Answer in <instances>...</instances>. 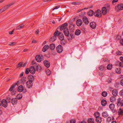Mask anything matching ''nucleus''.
<instances>
[{
	"instance_id": "f257e3e1",
	"label": "nucleus",
	"mask_w": 123,
	"mask_h": 123,
	"mask_svg": "<svg viewBox=\"0 0 123 123\" xmlns=\"http://www.w3.org/2000/svg\"><path fill=\"white\" fill-rule=\"evenodd\" d=\"M58 29V28H57L55 31L54 33L53 34V36L51 37L49 39V41L50 42H52L55 40L56 39V36H57V34L58 32H59V31L57 30Z\"/></svg>"
},
{
	"instance_id": "f03ea898",
	"label": "nucleus",
	"mask_w": 123,
	"mask_h": 123,
	"mask_svg": "<svg viewBox=\"0 0 123 123\" xmlns=\"http://www.w3.org/2000/svg\"><path fill=\"white\" fill-rule=\"evenodd\" d=\"M14 4V2L8 4L1 8V10H2V11H3V12L5 10L8 9L10 7L13 5Z\"/></svg>"
},
{
	"instance_id": "7ed1b4c3",
	"label": "nucleus",
	"mask_w": 123,
	"mask_h": 123,
	"mask_svg": "<svg viewBox=\"0 0 123 123\" xmlns=\"http://www.w3.org/2000/svg\"><path fill=\"white\" fill-rule=\"evenodd\" d=\"M123 105V99L119 98L117 99V106H122Z\"/></svg>"
},
{
	"instance_id": "20e7f679",
	"label": "nucleus",
	"mask_w": 123,
	"mask_h": 123,
	"mask_svg": "<svg viewBox=\"0 0 123 123\" xmlns=\"http://www.w3.org/2000/svg\"><path fill=\"white\" fill-rule=\"evenodd\" d=\"M68 24L67 23H65L62 25L60 27V30L61 31L63 30H64L65 29H67L68 28L67 27L68 26Z\"/></svg>"
},
{
	"instance_id": "39448f33",
	"label": "nucleus",
	"mask_w": 123,
	"mask_h": 123,
	"mask_svg": "<svg viewBox=\"0 0 123 123\" xmlns=\"http://www.w3.org/2000/svg\"><path fill=\"white\" fill-rule=\"evenodd\" d=\"M101 12V10H100L98 9L94 13V14L95 16L96 17H98L100 15V17L102 15Z\"/></svg>"
},
{
	"instance_id": "423d86ee",
	"label": "nucleus",
	"mask_w": 123,
	"mask_h": 123,
	"mask_svg": "<svg viewBox=\"0 0 123 123\" xmlns=\"http://www.w3.org/2000/svg\"><path fill=\"white\" fill-rule=\"evenodd\" d=\"M43 56L42 55L40 56L39 55H37L35 57L36 59V61L38 62H40L42 60Z\"/></svg>"
},
{
	"instance_id": "0eeeda50",
	"label": "nucleus",
	"mask_w": 123,
	"mask_h": 123,
	"mask_svg": "<svg viewBox=\"0 0 123 123\" xmlns=\"http://www.w3.org/2000/svg\"><path fill=\"white\" fill-rule=\"evenodd\" d=\"M56 49L58 52L60 53L63 51V48L62 45H59L56 47Z\"/></svg>"
},
{
	"instance_id": "6e6552de",
	"label": "nucleus",
	"mask_w": 123,
	"mask_h": 123,
	"mask_svg": "<svg viewBox=\"0 0 123 123\" xmlns=\"http://www.w3.org/2000/svg\"><path fill=\"white\" fill-rule=\"evenodd\" d=\"M57 34L59 39L61 40H63L64 39V36L63 33L59 31Z\"/></svg>"
},
{
	"instance_id": "1a4fd4ad",
	"label": "nucleus",
	"mask_w": 123,
	"mask_h": 123,
	"mask_svg": "<svg viewBox=\"0 0 123 123\" xmlns=\"http://www.w3.org/2000/svg\"><path fill=\"white\" fill-rule=\"evenodd\" d=\"M5 108H6L7 106L6 100L5 99H3L1 100V105Z\"/></svg>"
},
{
	"instance_id": "9d476101",
	"label": "nucleus",
	"mask_w": 123,
	"mask_h": 123,
	"mask_svg": "<svg viewBox=\"0 0 123 123\" xmlns=\"http://www.w3.org/2000/svg\"><path fill=\"white\" fill-rule=\"evenodd\" d=\"M82 20L83 22L86 25L88 24L89 23V21L87 17L84 16L82 18Z\"/></svg>"
},
{
	"instance_id": "9b49d317",
	"label": "nucleus",
	"mask_w": 123,
	"mask_h": 123,
	"mask_svg": "<svg viewBox=\"0 0 123 123\" xmlns=\"http://www.w3.org/2000/svg\"><path fill=\"white\" fill-rule=\"evenodd\" d=\"M19 81H18L16 83H15L13 84L12 85L11 88H10L9 90V91L10 92L15 87L16 85L17 86H18L19 84Z\"/></svg>"
},
{
	"instance_id": "f8f14e48",
	"label": "nucleus",
	"mask_w": 123,
	"mask_h": 123,
	"mask_svg": "<svg viewBox=\"0 0 123 123\" xmlns=\"http://www.w3.org/2000/svg\"><path fill=\"white\" fill-rule=\"evenodd\" d=\"M35 69L33 67H31L29 68V71L32 74H34L35 72Z\"/></svg>"
},
{
	"instance_id": "ddd939ff",
	"label": "nucleus",
	"mask_w": 123,
	"mask_h": 123,
	"mask_svg": "<svg viewBox=\"0 0 123 123\" xmlns=\"http://www.w3.org/2000/svg\"><path fill=\"white\" fill-rule=\"evenodd\" d=\"M96 117V121L97 123H101L102 121V118L99 116H97Z\"/></svg>"
},
{
	"instance_id": "4468645a",
	"label": "nucleus",
	"mask_w": 123,
	"mask_h": 123,
	"mask_svg": "<svg viewBox=\"0 0 123 123\" xmlns=\"http://www.w3.org/2000/svg\"><path fill=\"white\" fill-rule=\"evenodd\" d=\"M43 63L44 65L47 68H48L50 66V63L47 60H44L43 61Z\"/></svg>"
},
{
	"instance_id": "2eb2a0df",
	"label": "nucleus",
	"mask_w": 123,
	"mask_h": 123,
	"mask_svg": "<svg viewBox=\"0 0 123 123\" xmlns=\"http://www.w3.org/2000/svg\"><path fill=\"white\" fill-rule=\"evenodd\" d=\"M109 108L113 112H115V110H114L115 107V105L113 104H111L109 105Z\"/></svg>"
},
{
	"instance_id": "dca6fc26",
	"label": "nucleus",
	"mask_w": 123,
	"mask_h": 123,
	"mask_svg": "<svg viewBox=\"0 0 123 123\" xmlns=\"http://www.w3.org/2000/svg\"><path fill=\"white\" fill-rule=\"evenodd\" d=\"M33 82H30L29 81H28L26 83L27 87L28 88H30L32 85Z\"/></svg>"
},
{
	"instance_id": "f3484780",
	"label": "nucleus",
	"mask_w": 123,
	"mask_h": 123,
	"mask_svg": "<svg viewBox=\"0 0 123 123\" xmlns=\"http://www.w3.org/2000/svg\"><path fill=\"white\" fill-rule=\"evenodd\" d=\"M90 26L93 29H95L96 27V23L94 22H91L90 23Z\"/></svg>"
},
{
	"instance_id": "a211bd4d",
	"label": "nucleus",
	"mask_w": 123,
	"mask_h": 123,
	"mask_svg": "<svg viewBox=\"0 0 123 123\" xmlns=\"http://www.w3.org/2000/svg\"><path fill=\"white\" fill-rule=\"evenodd\" d=\"M82 23V21L81 19H78L76 21V24L78 26H80Z\"/></svg>"
},
{
	"instance_id": "6ab92c4d",
	"label": "nucleus",
	"mask_w": 123,
	"mask_h": 123,
	"mask_svg": "<svg viewBox=\"0 0 123 123\" xmlns=\"http://www.w3.org/2000/svg\"><path fill=\"white\" fill-rule=\"evenodd\" d=\"M117 7L118 9L120 10H122L123 9V4L121 3L119 4L117 6Z\"/></svg>"
},
{
	"instance_id": "aec40b11",
	"label": "nucleus",
	"mask_w": 123,
	"mask_h": 123,
	"mask_svg": "<svg viewBox=\"0 0 123 123\" xmlns=\"http://www.w3.org/2000/svg\"><path fill=\"white\" fill-rule=\"evenodd\" d=\"M64 33L65 36L68 37L69 36V31L68 28L66 29L63 31Z\"/></svg>"
},
{
	"instance_id": "412c9836",
	"label": "nucleus",
	"mask_w": 123,
	"mask_h": 123,
	"mask_svg": "<svg viewBox=\"0 0 123 123\" xmlns=\"http://www.w3.org/2000/svg\"><path fill=\"white\" fill-rule=\"evenodd\" d=\"M28 81L33 82L34 79V77L32 75H30L28 76Z\"/></svg>"
},
{
	"instance_id": "4be33fe9",
	"label": "nucleus",
	"mask_w": 123,
	"mask_h": 123,
	"mask_svg": "<svg viewBox=\"0 0 123 123\" xmlns=\"http://www.w3.org/2000/svg\"><path fill=\"white\" fill-rule=\"evenodd\" d=\"M102 115L103 117L106 118L108 116L109 114L107 112L104 111L102 113Z\"/></svg>"
},
{
	"instance_id": "5701e85b",
	"label": "nucleus",
	"mask_w": 123,
	"mask_h": 123,
	"mask_svg": "<svg viewBox=\"0 0 123 123\" xmlns=\"http://www.w3.org/2000/svg\"><path fill=\"white\" fill-rule=\"evenodd\" d=\"M17 99L16 98H13L12 99L11 103L12 105H14L17 103Z\"/></svg>"
},
{
	"instance_id": "b1692460",
	"label": "nucleus",
	"mask_w": 123,
	"mask_h": 123,
	"mask_svg": "<svg viewBox=\"0 0 123 123\" xmlns=\"http://www.w3.org/2000/svg\"><path fill=\"white\" fill-rule=\"evenodd\" d=\"M101 10L103 15H105L106 13L107 12V9L105 7H104L102 8Z\"/></svg>"
},
{
	"instance_id": "393cba45",
	"label": "nucleus",
	"mask_w": 123,
	"mask_h": 123,
	"mask_svg": "<svg viewBox=\"0 0 123 123\" xmlns=\"http://www.w3.org/2000/svg\"><path fill=\"white\" fill-rule=\"evenodd\" d=\"M24 90V87L23 86L20 85L19 86L18 88V91L19 92H21Z\"/></svg>"
},
{
	"instance_id": "a878e982",
	"label": "nucleus",
	"mask_w": 123,
	"mask_h": 123,
	"mask_svg": "<svg viewBox=\"0 0 123 123\" xmlns=\"http://www.w3.org/2000/svg\"><path fill=\"white\" fill-rule=\"evenodd\" d=\"M49 48L51 50H54L55 48V45L53 43H52L49 45Z\"/></svg>"
},
{
	"instance_id": "bb28decb",
	"label": "nucleus",
	"mask_w": 123,
	"mask_h": 123,
	"mask_svg": "<svg viewBox=\"0 0 123 123\" xmlns=\"http://www.w3.org/2000/svg\"><path fill=\"white\" fill-rule=\"evenodd\" d=\"M101 105L103 106H105L107 103V101L104 99H103L101 101Z\"/></svg>"
},
{
	"instance_id": "cd10ccee",
	"label": "nucleus",
	"mask_w": 123,
	"mask_h": 123,
	"mask_svg": "<svg viewBox=\"0 0 123 123\" xmlns=\"http://www.w3.org/2000/svg\"><path fill=\"white\" fill-rule=\"evenodd\" d=\"M49 48V46L48 45H44L43 49V51L44 52H45Z\"/></svg>"
},
{
	"instance_id": "c85d7f7f",
	"label": "nucleus",
	"mask_w": 123,
	"mask_h": 123,
	"mask_svg": "<svg viewBox=\"0 0 123 123\" xmlns=\"http://www.w3.org/2000/svg\"><path fill=\"white\" fill-rule=\"evenodd\" d=\"M88 123H94V120L92 118H89L87 120Z\"/></svg>"
},
{
	"instance_id": "c756f323",
	"label": "nucleus",
	"mask_w": 123,
	"mask_h": 123,
	"mask_svg": "<svg viewBox=\"0 0 123 123\" xmlns=\"http://www.w3.org/2000/svg\"><path fill=\"white\" fill-rule=\"evenodd\" d=\"M109 60L107 58L104 59L102 61V62L105 64H107L109 63Z\"/></svg>"
},
{
	"instance_id": "7c9ffc66",
	"label": "nucleus",
	"mask_w": 123,
	"mask_h": 123,
	"mask_svg": "<svg viewBox=\"0 0 123 123\" xmlns=\"http://www.w3.org/2000/svg\"><path fill=\"white\" fill-rule=\"evenodd\" d=\"M24 25L23 24H22L20 25L19 26L16 27V30H18L24 27Z\"/></svg>"
},
{
	"instance_id": "2f4dec72",
	"label": "nucleus",
	"mask_w": 123,
	"mask_h": 123,
	"mask_svg": "<svg viewBox=\"0 0 123 123\" xmlns=\"http://www.w3.org/2000/svg\"><path fill=\"white\" fill-rule=\"evenodd\" d=\"M81 32V31L80 30L77 29L75 31V34L76 35L78 36L80 34Z\"/></svg>"
},
{
	"instance_id": "473e14b6",
	"label": "nucleus",
	"mask_w": 123,
	"mask_h": 123,
	"mask_svg": "<svg viewBox=\"0 0 123 123\" xmlns=\"http://www.w3.org/2000/svg\"><path fill=\"white\" fill-rule=\"evenodd\" d=\"M94 12L92 10H91L88 12V15L90 16H92L94 14Z\"/></svg>"
},
{
	"instance_id": "72a5a7b5",
	"label": "nucleus",
	"mask_w": 123,
	"mask_h": 123,
	"mask_svg": "<svg viewBox=\"0 0 123 123\" xmlns=\"http://www.w3.org/2000/svg\"><path fill=\"white\" fill-rule=\"evenodd\" d=\"M26 80V78L25 77H23L22 78L21 80V83H25Z\"/></svg>"
},
{
	"instance_id": "f704fd0d",
	"label": "nucleus",
	"mask_w": 123,
	"mask_h": 123,
	"mask_svg": "<svg viewBox=\"0 0 123 123\" xmlns=\"http://www.w3.org/2000/svg\"><path fill=\"white\" fill-rule=\"evenodd\" d=\"M22 96V93H19L18 94L17 96L16 97L18 99H21Z\"/></svg>"
},
{
	"instance_id": "c9c22d12",
	"label": "nucleus",
	"mask_w": 123,
	"mask_h": 123,
	"mask_svg": "<svg viewBox=\"0 0 123 123\" xmlns=\"http://www.w3.org/2000/svg\"><path fill=\"white\" fill-rule=\"evenodd\" d=\"M112 64H109L107 66V68L108 70H111L112 68Z\"/></svg>"
},
{
	"instance_id": "e433bc0d",
	"label": "nucleus",
	"mask_w": 123,
	"mask_h": 123,
	"mask_svg": "<svg viewBox=\"0 0 123 123\" xmlns=\"http://www.w3.org/2000/svg\"><path fill=\"white\" fill-rule=\"evenodd\" d=\"M115 100V98L113 96L111 97L110 99V100L111 102H114Z\"/></svg>"
},
{
	"instance_id": "4c0bfd02",
	"label": "nucleus",
	"mask_w": 123,
	"mask_h": 123,
	"mask_svg": "<svg viewBox=\"0 0 123 123\" xmlns=\"http://www.w3.org/2000/svg\"><path fill=\"white\" fill-rule=\"evenodd\" d=\"M36 69L37 71H40L41 70V67L40 65H37L36 67Z\"/></svg>"
},
{
	"instance_id": "58836bf2",
	"label": "nucleus",
	"mask_w": 123,
	"mask_h": 123,
	"mask_svg": "<svg viewBox=\"0 0 123 123\" xmlns=\"http://www.w3.org/2000/svg\"><path fill=\"white\" fill-rule=\"evenodd\" d=\"M22 62H20L17 66V68H18L19 67H22Z\"/></svg>"
},
{
	"instance_id": "ea45409f",
	"label": "nucleus",
	"mask_w": 123,
	"mask_h": 123,
	"mask_svg": "<svg viewBox=\"0 0 123 123\" xmlns=\"http://www.w3.org/2000/svg\"><path fill=\"white\" fill-rule=\"evenodd\" d=\"M94 115L95 117H96L97 116H100V113L98 112H95L94 113Z\"/></svg>"
},
{
	"instance_id": "a19ab883",
	"label": "nucleus",
	"mask_w": 123,
	"mask_h": 123,
	"mask_svg": "<svg viewBox=\"0 0 123 123\" xmlns=\"http://www.w3.org/2000/svg\"><path fill=\"white\" fill-rule=\"evenodd\" d=\"M110 91H112V92H117V90L115 89H113V88H110Z\"/></svg>"
},
{
	"instance_id": "79ce46f5",
	"label": "nucleus",
	"mask_w": 123,
	"mask_h": 123,
	"mask_svg": "<svg viewBox=\"0 0 123 123\" xmlns=\"http://www.w3.org/2000/svg\"><path fill=\"white\" fill-rule=\"evenodd\" d=\"M121 37L119 35H116L115 37V39L117 40L120 39L121 38Z\"/></svg>"
},
{
	"instance_id": "37998d69",
	"label": "nucleus",
	"mask_w": 123,
	"mask_h": 123,
	"mask_svg": "<svg viewBox=\"0 0 123 123\" xmlns=\"http://www.w3.org/2000/svg\"><path fill=\"white\" fill-rule=\"evenodd\" d=\"M99 68L101 71H103L104 69V67L102 66H100L99 67Z\"/></svg>"
},
{
	"instance_id": "c03bdc74",
	"label": "nucleus",
	"mask_w": 123,
	"mask_h": 123,
	"mask_svg": "<svg viewBox=\"0 0 123 123\" xmlns=\"http://www.w3.org/2000/svg\"><path fill=\"white\" fill-rule=\"evenodd\" d=\"M102 95L104 97H106L107 95V93H102Z\"/></svg>"
},
{
	"instance_id": "a18cd8bd",
	"label": "nucleus",
	"mask_w": 123,
	"mask_h": 123,
	"mask_svg": "<svg viewBox=\"0 0 123 123\" xmlns=\"http://www.w3.org/2000/svg\"><path fill=\"white\" fill-rule=\"evenodd\" d=\"M119 115H123V110H122L121 109L119 111Z\"/></svg>"
},
{
	"instance_id": "49530a36",
	"label": "nucleus",
	"mask_w": 123,
	"mask_h": 123,
	"mask_svg": "<svg viewBox=\"0 0 123 123\" xmlns=\"http://www.w3.org/2000/svg\"><path fill=\"white\" fill-rule=\"evenodd\" d=\"M111 119V118L110 117H109L107 118L106 121L108 122H109L110 121Z\"/></svg>"
},
{
	"instance_id": "de8ad7c7",
	"label": "nucleus",
	"mask_w": 123,
	"mask_h": 123,
	"mask_svg": "<svg viewBox=\"0 0 123 123\" xmlns=\"http://www.w3.org/2000/svg\"><path fill=\"white\" fill-rule=\"evenodd\" d=\"M16 44V43L15 42H13L10 43L9 44V45L10 46H13Z\"/></svg>"
},
{
	"instance_id": "09e8293b",
	"label": "nucleus",
	"mask_w": 123,
	"mask_h": 123,
	"mask_svg": "<svg viewBox=\"0 0 123 123\" xmlns=\"http://www.w3.org/2000/svg\"><path fill=\"white\" fill-rule=\"evenodd\" d=\"M70 35L71 36V38H74V35L73 33L72 32L71 33L70 32Z\"/></svg>"
},
{
	"instance_id": "8fccbe9b",
	"label": "nucleus",
	"mask_w": 123,
	"mask_h": 123,
	"mask_svg": "<svg viewBox=\"0 0 123 123\" xmlns=\"http://www.w3.org/2000/svg\"><path fill=\"white\" fill-rule=\"evenodd\" d=\"M7 100L8 101V103L10 102L11 101L12 99L10 97H7Z\"/></svg>"
},
{
	"instance_id": "3c124183",
	"label": "nucleus",
	"mask_w": 123,
	"mask_h": 123,
	"mask_svg": "<svg viewBox=\"0 0 123 123\" xmlns=\"http://www.w3.org/2000/svg\"><path fill=\"white\" fill-rule=\"evenodd\" d=\"M72 4L74 5H77L79 4V3L78 2H73L72 3Z\"/></svg>"
},
{
	"instance_id": "603ef678",
	"label": "nucleus",
	"mask_w": 123,
	"mask_h": 123,
	"mask_svg": "<svg viewBox=\"0 0 123 123\" xmlns=\"http://www.w3.org/2000/svg\"><path fill=\"white\" fill-rule=\"evenodd\" d=\"M46 72L47 75H49L51 73V71L49 70H47Z\"/></svg>"
},
{
	"instance_id": "864d4df0",
	"label": "nucleus",
	"mask_w": 123,
	"mask_h": 123,
	"mask_svg": "<svg viewBox=\"0 0 123 123\" xmlns=\"http://www.w3.org/2000/svg\"><path fill=\"white\" fill-rule=\"evenodd\" d=\"M29 69L28 68H26L25 71V74H28L29 73Z\"/></svg>"
},
{
	"instance_id": "5fc2aeb1",
	"label": "nucleus",
	"mask_w": 123,
	"mask_h": 123,
	"mask_svg": "<svg viewBox=\"0 0 123 123\" xmlns=\"http://www.w3.org/2000/svg\"><path fill=\"white\" fill-rule=\"evenodd\" d=\"M76 121L74 120H72L70 121V123H75Z\"/></svg>"
},
{
	"instance_id": "6e6d98bb",
	"label": "nucleus",
	"mask_w": 123,
	"mask_h": 123,
	"mask_svg": "<svg viewBox=\"0 0 123 123\" xmlns=\"http://www.w3.org/2000/svg\"><path fill=\"white\" fill-rule=\"evenodd\" d=\"M113 95L115 97L117 95V93H112Z\"/></svg>"
},
{
	"instance_id": "4d7b16f0",
	"label": "nucleus",
	"mask_w": 123,
	"mask_h": 123,
	"mask_svg": "<svg viewBox=\"0 0 123 123\" xmlns=\"http://www.w3.org/2000/svg\"><path fill=\"white\" fill-rule=\"evenodd\" d=\"M120 84L122 86H123V79L121 80Z\"/></svg>"
},
{
	"instance_id": "13d9d810",
	"label": "nucleus",
	"mask_w": 123,
	"mask_h": 123,
	"mask_svg": "<svg viewBox=\"0 0 123 123\" xmlns=\"http://www.w3.org/2000/svg\"><path fill=\"white\" fill-rule=\"evenodd\" d=\"M117 55H120L121 54V52L119 51H117L116 53Z\"/></svg>"
},
{
	"instance_id": "bf43d9fd",
	"label": "nucleus",
	"mask_w": 123,
	"mask_h": 123,
	"mask_svg": "<svg viewBox=\"0 0 123 123\" xmlns=\"http://www.w3.org/2000/svg\"><path fill=\"white\" fill-rule=\"evenodd\" d=\"M120 44L123 45V39H121L120 40Z\"/></svg>"
},
{
	"instance_id": "052dcab7",
	"label": "nucleus",
	"mask_w": 123,
	"mask_h": 123,
	"mask_svg": "<svg viewBox=\"0 0 123 123\" xmlns=\"http://www.w3.org/2000/svg\"><path fill=\"white\" fill-rule=\"evenodd\" d=\"M120 66L122 67H123V62H120L119 63Z\"/></svg>"
},
{
	"instance_id": "680f3d73",
	"label": "nucleus",
	"mask_w": 123,
	"mask_h": 123,
	"mask_svg": "<svg viewBox=\"0 0 123 123\" xmlns=\"http://www.w3.org/2000/svg\"><path fill=\"white\" fill-rule=\"evenodd\" d=\"M118 1V0H113L112 1V3L114 4V3L115 2H117Z\"/></svg>"
},
{
	"instance_id": "e2e57ef3",
	"label": "nucleus",
	"mask_w": 123,
	"mask_h": 123,
	"mask_svg": "<svg viewBox=\"0 0 123 123\" xmlns=\"http://www.w3.org/2000/svg\"><path fill=\"white\" fill-rule=\"evenodd\" d=\"M120 59L121 60V61L123 62V57H120Z\"/></svg>"
},
{
	"instance_id": "0e129e2a",
	"label": "nucleus",
	"mask_w": 123,
	"mask_h": 123,
	"mask_svg": "<svg viewBox=\"0 0 123 123\" xmlns=\"http://www.w3.org/2000/svg\"><path fill=\"white\" fill-rule=\"evenodd\" d=\"M60 7L59 6H56V7H55L54 8L53 10H52L53 11L54 10L56 9H58V8H59V7Z\"/></svg>"
},
{
	"instance_id": "69168bd1",
	"label": "nucleus",
	"mask_w": 123,
	"mask_h": 123,
	"mask_svg": "<svg viewBox=\"0 0 123 123\" xmlns=\"http://www.w3.org/2000/svg\"><path fill=\"white\" fill-rule=\"evenodd\" d=\"M27 64V62H25L24 64H22V67H25L26 65Z\"/></svg>"
},
{
	"instance_id": "338daca9",
	"label": "nucleus",
	"mask_w": 123,
	"mask_h": 123,
	"mask_svg": "<svg viewBox=\"0 0 123 123\" xmlns=\"http://www.w3.org/2000/svg\"><path fill=\"white\" fill-rule=\"evenodd\" d=\"M82 14L81 15H80V17H82L84 15V14H85V12H82L81 13Z\"/></svg>"
},
{
	"instance_id": "774afa93",
	"label": "nucleus",
	"mask_w": 123,
	"mask_h": 123,
	"mask_svg": "<svg viewBox=\"0 0 123 123\" xmlns=\"http://www.w3.org/2000/svg\"><path fill=\"white\" fill-rule=\"evenodd\" d=\"M13 31H13V30L11 31H10L9 32V33L10 34H13Z\"/></svg>"
}]
</instances>
